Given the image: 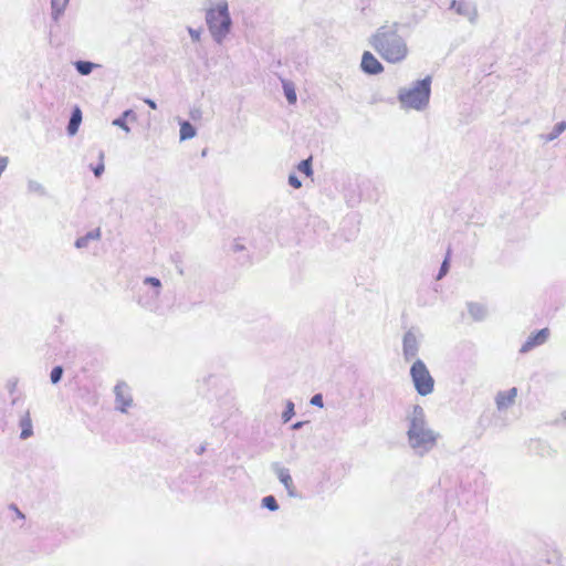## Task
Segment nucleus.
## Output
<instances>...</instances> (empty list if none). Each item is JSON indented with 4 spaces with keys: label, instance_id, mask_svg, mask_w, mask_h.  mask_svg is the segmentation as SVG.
Listing matches in <instances>:
<instances>
[{
    "label": "nucleus",
    "instance_id": "20",
    "mask_svg": "<svg viewBox=\"0 0 566 566\" xmlns=\"http://www.w3.org/2000/svg\"><path fill=\"white\" fill-rule=\"evenodd\" d=\"M180 140H188L196 136V128L187 120L180 122Z\"/></svg>",
    "mask_w": 566,
    "mask_h": 566
},
{
    "label": "nucleus",
    "instance_id": "13",
    "mask_svg": "<svg viewBox=\"0 0 566 566\" xmlns=\"http://www.w3.org/2000/svg\"><path fill=\"white\" fill-rule=\"evenodd\" d=\"M517 397V389L515 387L499 391L495 396V405L499 411L509 409L515 403Z\"/></svg>",
    "mask_w": 566,
    "mask_h": 566
},
{
    "label": "nucleus",
    "instance_id": "40",
    "mask_svg": "<svg viewBox=\"0 0 566 566\" xmlns=\"http://www.w3.org/2000/svg\"><path fill=\"white\" fill-rule=\"evenodd\" d=\"M99 158H101V160H103V158H104V153L103 151L99 153Z\"/></svg>",
    "mask_w": 566,
    "mask_h": 566
},
{
    "label": "nucleus",
    "instance_id": "35",
    "mask_svg": "<svg viewBox=\"0 0 566 566\" xmlns=\"http://www.w3.org/2000/svg\"><path fill=\"white\" fill-rule=\"evenodd\" d=\"M201 116V111L199 108H193L190 111V117L192 119H198Z\"/></svg>",
    "mask_w": 566,
    "mask_h": 566
},
{
    "label": "nucleus",
    "instance_id": "31",
    "mask_svg": "<svg viewBox=\"0 0 566 566\" xmlns=\"http://www.w3.org/2000/svg\"><path fill=\"white\" fill-rule=\"evenodd\" d=\"M311 403L313 406H316V407H319V408H323L324 403H323V396L321 394H316L314 395L312 398H311Z\"/></svg>",
    "mask_w": 566,
    "mask_h": 566
},
{
    "label": "nucleus",
    "instance_id": "8",
    "mask_svg": "<svg viewBox=\"0 0 566 566\" xmlns=\"http://www.w3.org/2000/svg\"><path fill=\"white\" fill-rule=\"evenodd\" d=\"M449 9L455 11L457 14L468 19L471 23H475L478 20V8L472 1L452 0L450 2Z\"/></svg>",
    "mask_w": 566,
    "mask_h": 566
},
{
    "label": "nucleus",
    "instance_id": "12",
    "mask_svg": "<svg viewBox=\"0 0 566 566\" xmlns=\"http://www.w3.org/2000/svg\"><path fill=\"white\" fill-rule=\"evenodd\" d=\"M360 67L364 73L370 75H377L384 71L382 64L369 51L363 53Z\"/></svg>",
    "mask_w": 566,
    "mask_h": 566
},
{
    "label": "nucleus",
    "instance_id": "22",
    "mask_svg": "<svg viewBox=\"0 0 566 566\" xmlns=\"http://www.w3.org/2000/svg\"><path fill=\"white\" fill-rule=\"evenodd\" d=\"M74 66L81 75H88L98 65L90 61H76Z\"/></svg>",
    "mask_w": 566,
    "mask_h": 566
},
{
    "label": "nucleus",
    "instance_id": "21",
    "mask_svg": "<svg viewBox=\"0 0 566 566\" xmlns=\"http://www.w3.org/2000/svg\"><path fill=\"white\" fill-rule=\"evenodd\" d=\"M128 117H133L135 118V114L132 109H127L119 117L115 118L112 124L114 126H117L119 128H122L124 132L126 133H129L130 132V128L128 127V125L126 124V119Z\"/></svg>",
    "mask_w": 566,
    "mask_h": 566
},
{
    "label": "nucleus",
    "instance_id": "25",
    "mask_svg": "<svg viewBox=\"0 0 566 566\" xmlns=\"http://www.w3.org/2000/svg\"><path fill=\"white\" fill-rule=\"evenodd\" d=\"M297 169L298 171L305 174L306 176H312L313 174V169H312V159L311 158H307V159H304L302 160L298 165H297Z\"/></svg>",
    "mask_w": 566,
    "mask_h": 566
},
{
    "label": "nucleus",
    "instance_id": "15",
    "mask_svg": "<svg viewBox=\"0 0 566 566\" xmlns=\"http://www.w3.org/2000/svg\"><path fill=\"white\" fill-rule=\"evenodd\" d=\"M82 123V111L78 106H75L71 113V117L66 127L67 134L74 136L80 128Z\"/></svg>",
    "mask_w": 566,
    "mask_h": 566
},
{
    "label": "nucleus",
    "instance_id": "23",
    "mask_svg": "<svg viewBox=\"0 0 566 566\" xmlns=\"http://www.w3.org/2000/svg\"><path fill=\"white\" fill-rule=\"evenodd\" d=\"M283 90H284V95H285L289 104H291V105L295 104L297 101V96H296V92H295V87H294L293 83L284 81Z\"/></svg>",
    "mask_w": 566,
    "mask_h": 566
},
{
    "label": "nucleus",
    "instance_id": "39",
    "mask_svg": "<svg viewBox=\"0 0 566 566\" xmlns=\"http://www.w3.org/2000/svg\"><path fill=\"white\" fill-rule=\"evenodd\" d=\"M203 451H205V447H200V449H199L198 453L200 454V453H202Z\"/></svg>",
    "mask_w": 566,
    "mask_h": 566
},
{
    "label": "nucleus",
    "instance_id": "28",
    "mask_svg": "<svg viewBox=\"0 0 566 566\" xmlns=\"http://www.w3.org/2000/svg\"><path fill=\"white\" fill-rule=\"evenodd\" d=\"M63 376V368L61 366H55L50 374V378L52 384H57Z\"/></svg>",
    "mask_w": 566,
    "mask_h": 566
},
{
    "label": "nucleus",
    "instance_id": "34",
    "mask_svg": "<svg viewBox=\"0 0 566 566\" xmlns=\"http://www.w3.org/2000/svg\"><path fill=\"white\" fill-rule=\"evenodd\" d=\"M448 261L444 260L443 263L441 264V268H440V271H439V275H438V279H441L448 271Z\"/></svg>",
    "mask_w": 566,
    "mask_h": 566
},
{
    "label": "nucleus",
    "instance_id": "4",
    "mask_svg": "<svg viewBox=\"0 0 566 566\" xmlns=\"http://www.w3.org/2000/svg\"><path fill=\"white\" fill-rule=\"evenodd\" d=\"M431 95V77L415 81L408 87L398 91V101L402 108L423 111L428 107Z\"/></svg>",
    "mask_w": 566,
    "mask_h": 566
},
{
    "label": "nucleus",
    "instance_id": "3",
    "mask_svg": "<svg viewBox=\"0 0 566 566\" xmlns=\"http://www.w3.org/2000/svg\"><path fill=\"white\" fill-rule=\"evenodd\" d=\"M205 20L214 42L221 44L232 28L228 0H205Z\"/></svg>",
    "mask_w": 566,
    "mask_h": 566
},
{
    "label": "nucleus",
    "instance_id": "17",
    "mask_svg": "<svg viewBox=\"0 0 566 566\" xmlns=\"http://www.w3.org/2000/svg\"><path fill=\"white\" fill-rule=\"evenodd\" d=\"M566 130V120L557 123L551 133L541 135V139L545 143H549L559 137L562 133Z\"/></svg>",
    "mask_w": 566,
    "mask_h": 566
},
{
    "label": "nucleus",
    "instance_id": "10",
    "mask_svg": "<svg viewBox=\"0 0 566 566\" xmlns=\"http://www.w3.org/2000/svg\"><path fill=\"white\" fill-rule=\"evenodd\" d=\"M272 471L275 473L279 481L284 485L287 495L290 497H298V493L294 485L290 470L275 462L272 464Z\"/></svg>",
    "mask_w": 566,
    "mask_h": 566
},
{
    "label": "nucleus",
    "instance_id": "32",
    "mask_svg": "<svg viewBox=\"0 0 566 566\" xmlns=\"http://www.w3.org/2000/svg\"><path fill=\"white\" fill-rule=\"evenodd\" d=\"M104 164L101 161L96 167L93 168V172L96 177H99L104 172Z\"/></svg>",
    "mask_w": 566,
    "mask_h": 566
},
{
    "label": "nucleus",
    "instance_id": "16",
    "mask_svg": "<svg viewBox=\"0 0 566 566\" xmlns=\"http://www.w3.org/2000/svg\"><path fill=\"white\" fill-rule=\"evenodd\" d=\"M19 426L21 428L20 438L22 440L29 439L33 434V426L30 417V411H27L20 419Z\"/></svg>",
    "mask_w": 566,
    "mask_h": 566
},
{
    "label": "nucleus",
    "instance_id": "6",
    "mask_svg": "<svg viewBox=\"0 0 566 566\" xmlns=\"http://www.w3.org/2000/svg\"><path fill=\"white\" fill-rule=\"evenodd\" d=\"M143 283L145 285H150L154 289V291L150 294L140 296L138 298V304L146 310L154 311L157 305L158 297L160 295L161 282L157 277L147 276L144 279Z\"/></svg>",
    "mask_w": 566,
    "mask_h": 566
},
{
    "label": "nucleus",
    "instance_id": "27",
    "mask_svg": "<svg viewBox=\"0 0 566 566\" xmlns=\"http://www.w3.org/2000/svg\"><path fill=\"white\" fill-rule=\"evenodd\" d=\"M28 190L30 192L38 193L40 196L45 195V188L40 182H38L35 180H30L28 182Z\"/></svg>",
    "mask_w": 566,
    "mask_h": 566
},
{
    "label": "nucleus",
    "instance_id": "36",
    "mask_svg": "<svg viewBox=\"0 0 566 566\" xmlns=\"http://www.w3.org/2000/svg\"><path fill=\"white\" fill-rule=\"evenodd\" d=\"M145 103L153 109H156L157 108V104L155 101L150 99V98H146L145 99Z\"/></svg>",
    "mask_w": 566,
    "mask_h": 566
},
{
    "label": "nucleus",
    "instance_id": "14",
    "mask_svg": "<svg viewBox=\"0 0 566 566\" xmlns=\"http://www.w3.org/2000/svg\"><path fill=\"white\" fill-rule=\"evenodd\" d=\"M102 238V231L99 228H96L92 231H88L86 234L77 238L74 242L76 249H85L92 241H98Z\"/></svg>",
    "mask_w": 566,
    "mask_h": 566
},
{
    "label": "nucleus",
    "instance_id": "11",
    "mask_svg": "<svg viewBox=\"0 0 566 566\" xmlns=\"http://www.w3.org/2000/svg\"><path fill=\"white\" fill-rule=\"evenodd\" d=\"M548 337H549V329L546 327L542 328L527 337L525 343L522 345L520 352L527 353V352L532 350L533 348L545 344L547 342Z\"/></svg>",
    "mask_w": 566,
    "mask_h": 566
},
{
    "label": "nucleus",
    "instance_id": "26",
    "mask_svg": "<svg viewBox=\"0 0 566 566\" xmlns=\"http://www.w3.org/2000/svg\"><path fill=\"white\" fill-rule=\"evenodd\" d=\"M295 415L294 412V403L291 400L286 401L285 410L282 413V420L284 423L289 422L292 417Z\"/></svg>",
    "mask_w": 566,
    "mask_h": 566
},
{
    "label": "nucleus",
    "instance_id": "9",
    "mask_svg": "<svg viewBox=\"0 0 566 566\" xmlns=\"http://www.w3.org/2000/svg\"><path fill=\"white\" fill-rule=\"evenodd\" d=\"M114 394L116 409L120 412H127V409L133 405V397L129 386L124 381H119L114 388Z\"/></svg>",
    "mask_w": 566,
    "mask_h": 566
},
{
    "label": "nucleus",
    "instance_id": "19",
    "mask_svg": "<svg viewBox=\"0 0 566 566\" xmlns=\"http://www.w3.org/2000/svg\"><path fill=\"white\" fill-rule=\"evenodd\" d=\"M70 0H51L52 19L57 21L64 13V10Z\"/></svg>",
    "mask_w": 566,
    "mask_h": 566
},
{
    "label": "nucleus",
    "instance_id": "30",
    "mask_svg": "<svg viewBox=\"0 0 566 566\" xmlns=\"http://www.w3.org/2000/svg\"><path fill=\"white\" fill-rule=\"evenodd\" d=\"M289 184L295 188V189H298L302 187V182L301 180L294 175V174H291L289 176Z\"/></svg>",
    "mask_w": 566,
    "mask_h": 566
},
{
    "label": "nucleus",
    "instance_id": "7",
    "mask_svg": "<svg viewBox=\"0 0 566 566\" xmlns=\"http://www.w3.org/2000/svg\"><path fill=\"white\" fill-rule=\"evenodd\" d=\"M420 348V337L413 329H409L402 337V355L406 361H410L418 356Z\"/></svg>",
    "mask_w": 566,
    "mask_h": 566
},
{
    "label": "nucleus",
    "instance_id": "37",
    "mask_svg": "<svg viewBox=\"0 0 566 566\" xmlns=\"http://www.w3.org/2000/svg\"><path fill=\"white\" fill-rule=\"evenodd\" d=\"M15 387H17V381H9L8 384V388H9V391L10 392H13L15 390Z\"/></svg>",
    "mask_w": 566,
    "mask_h": 566
},
{
    "label": "nucleus",
    "instance_id": "2",
    "mask_svg": "<svg viewBox=\"0 0 566 566\" xmlns=\"http://www.w3.org/2000/svg\"><path fill=\"white\" fill-rule=\"evenodd\" d=\"M399 24H384L379 27L369 38L370 46L391 64L405 61L409 54L406 40L398 32Z\"/></svg>",
    "mask_w": 566,
    "mask_h": 566
},
{
    "label": "nucleus",
    "instance_id": "24",
    "mask_svg": "<svg viewBox=\"0 0 566 566\" xmlns=\"http://www.w3.org/2000/svg\"><path fill=\"white\" fill-rule=\"evenodd\" d=\"M262 506L270 510L276 511L279 509V504L276 499L273 495H266L262 499Z\"/></svg>",
    "mask_w": 566,
    "mask_h": 566
},
{
    "label": "nucleus",
    "instance_id": "1",
    "mask_svg": "<svg viewBox=\"0 0 566 566\" xmlns=\"http://www.w3.org/2000/svg\"><path fill=\"white\" fill-rule=\"evenodd\" d=\"M406 422L407 442L416 455L423 457L437 447L440 433L429 426L421 406H412L406 417Z\"/></svg>",
    "mask_w": 566,
    "mask_h": 566
},
{
    "label": "nucleus",
    "instance_id": "18",
    "mask_svg": "<svg viewBox=\"0 0 566 566\" xmlns=\"http://www.w3.org/2000/svg\"><path fill=\"white\" fill-rule=\"evenodd\" d=\"M468 311L475 321H482L486 316V307L480 303H469Z\"/></svg>",
    "mask_w": 566,
    "mask_h": 566
},
{
    "label": "nucleus",
    "instance_id": "33",
    "mask_svg": "<svg viewBox=\"0 0 566 566\" xmlns=\"http://www.w3.org/2000/svg\"><path fill=\"white\" fill-rule=\"evenodd\" d=\"M245 249L244 244L240 241V240H237L233 245H232V250L234 252H239V251H243Z\"/></svg>",
    "mask_w": 566,
    "mask_h": 566
},
{
    "label": "nucleus",
    "instance_id": "38",
    "mask_svg": "<svg viewBox=\"0 0 566 566\" xmlns=\"http://www.w3.org/2000/svg\"><path fill=\"white\" fill-rule=\"evenodd\" d=\"M304 422L303 421H298V422H295L293 426H292V429L294 430H298L303 427Z\"/></svg>",
    "mask_w": 566,
    "mask_h": 566
},
{
    "label": "nucleus",
    "instance_id": "29",
    "mask_svg": "<svg viewBox=\"0 0 566 566\" xmlns=\"http://www.w3.org/2000/svg\"><path fill=\"white\" fill-rule=\"evenodd\" d=\"M188 33L193 42H199L201 39V30L200 29H193L188 28Z\"/></svg>",
    "mask_w": 566,
    "mask_h": 566
},
{
    "label": "nucleus",
    "instance_id": "5",
    "mask_svg": "<svg viewBox=\"0 0 566 566\" xmlns=\"http://www.w3.org/2000/svg\"><path fill=\"white\" fill-rule=\"evenodd\" d=\"M410 376L416 391L420 396H428L434 389V379L421 359H416L410 368Z\"/></svg>",
    "mask_w": 566,
    "mask_h": 566
}]
</instances>
